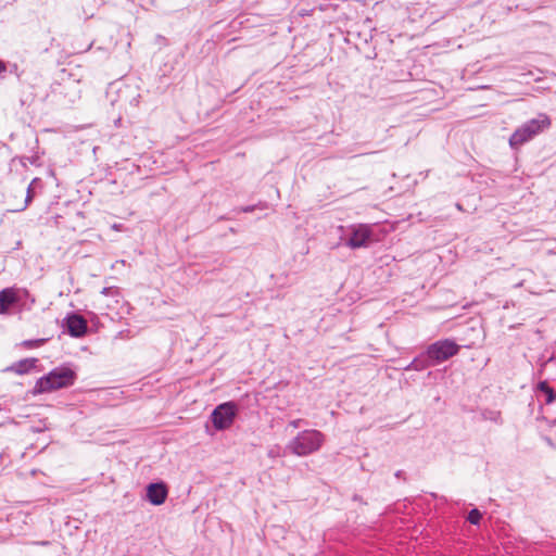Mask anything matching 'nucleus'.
<instances>
[{"label":"nucleus","mask_w":556,"mask_h":556,"mask_svg":"<svg viewBox=\"0 0 556 556\" xmlns=\"http://www.w3.org/2000/svg\"><path fill=\"white\" fill-rule=\"evenodd\" d=\"M238 406L233 402H226L216 406L211 414L213 426L216 430H225L233 424Z\"/></svg>","instance_id":"nucleus-5"},{"label":"nucleus","mask_w":556,"mask_h":556,"mask_svg":"<svg viewBox=\"0 0 556 556\" xmlns=\"http://www.w3.org/2000/svg\"><path fill=\"white\" fill-rule=\"evenodd\" d=\"M267 454H268V457H270V458L279 457L281 455L280 446L276 445V446L269 448Z\"/></svg>","instance_id":"nucleus-15"},{"label":"nucleus","mask_w":556,"mask_h":556,"mask_svg":"<svg viewBox=\"0 0 556 556\" xmlns=\"http://www.w3.org/2000/svg\"><path fill=\"white\" fill-rule=\"evenodd\" d=\"M43 342H45V339L27 340V341H24L22 343V345L26 349H34V348L40 346L41 344H43Z\"/></svg>","instance_id":"nucleus-14"},{"label":"nucleus","mask_w":556,"mask_h":556,"mask_svg":"<svg viewBox=\"0 0 556 556\" xmlns=\"http://www.w3.org/2000/svg\"><path fill=\"white\" fill-rule=\"evenodd\" d=\"M18 295L15 289L7 288L0 291V314L8 313L11 305L16 303Z\"/></svg>","instance_id":"nucleus-10"},{"label":"nucleus","mask_w":556,"mask_h":556,"mask_svg":"<svg viewBox=\"0 0 556 556\" xmlns=\"http://www.w3.org/2000/svg\"><path fill=\"white\" fill-rule=\"evenodd\" d=\"M459 351V345L451 340L444 339L435 341L430 344L426 350V356L431 362V366L447 361L456 355Z\"/></svg>","instance_id":"nucleus-4"},{"label":"nucleus","mask_w":556,"mask_h":556,"mask_svg":"<svg viewBox=\"0 0 556 556\" xmlns=\"http://www.w3.org/2000/svg\"><path fill=\"white\" fill-rule=\"evenodd\" d=\"M431 366V362L426 356V353L416 356L408 365H406L403 369L406 371L416 370L420 371Z\"/></svg>","instance_id":"nucleus-11"},{"label":"nucleus","mask_w":556,"mask_h":556,"mask_svg":"<svg viewBox=\"0 0 556 556\" xmlns=\"http://www.w3.org/2000/svg\"><path fill=\"white\" fill-rule=\"evenodd\" d=\"M351 236L345 245L351 249L366 248L372 242V226L367 224H357L350 227Z\"/></svg>","instance_id":"nucleus-6"},{"label":"nucleus","mask_w":556,"mask_h":556,"mask_svg":"<svg viewBox=\"0 0 556 556\" xmlns=\"http://www.w3.org/2000/svg\"><path fill=\"white\" fill-rule=\"evenodd\" d=\"M75 380L76 372L73 369L64 366L56 367L36 381L31 393L34 395L50 393L73 386Z\"/></svg>","instance_id":"nucleus-2"},{"label":"nucleus","mask_w":556,"mask_h":556,"mask_svg":"<svg viewBox=\"0 0 556 556\" xmlns=\"http://www.w3.org/2000/svg\"><path fill=\"white\" fill-rule=\"evenodd\" d=\"M538 390L546 396V404H552L555 401L556 396L554 390L548 386L546 381L539 382Z\"/></svg>","instance_id":"nucleus-12"},{"label":"nucleus","mask_w":556,"mask_h":556,"mask_svg":"<svg viewBox=\"0 0 556 556\" xmlns=\"http://www.w3.org/2000/svg\"><path fill=\"white\" fill-rule=\"evenodd\" d=\"M168 496V488L164 482L150 483L147 486L146 497L154 506L162 505Z\"/></svg>","instance_id":"nucleus-7"},{"label":"nucleus","mask_w":556,"mask_h":556,"mask_svg":"<svg viewBox=\"0 0 556 556\" xmlns=\"http://www.w3.org/2000/svg\"><path fill=\"white\" fill-rule=\"evenodd\" d=\"M551 125L552 121L549 116L545 113H540L535 118L523 123L513 132L509 138V146L513 149H518L532 140L535 136L548 129Z\"/></svg>","instance_id":"nucleus-3"},{"label":"nucleus","mask_w":556,"mask_h":556,"mask_svg":"<svg viewBox=\"0 0 556 556\" xmlns=\"http://www.w3.org/2000/svg\"><path fill=\"white\" fill-rule=\"evenodd\" d=\"M5 70H7V66H5L4 62L0 61V74L5 72Z\"/></svg>","instance_id":"nucleus-18"},{"label":"nucleus","mask_w":556,"mask_h":556,"mask_svg":"<svg viewBox=\"0 0 556 556\" xmlns=\"http://www.w3.org/2000/svg\"><path fill=\"white\" fill-rule=\"evenodd\" d=\"M37 363L38 358L36 357L24 358L8 366L3 371L13 372L18 376L27 375L36 367Z\"/></svg>","instance_id":"nucleus-9"},{"label":"nucleus","mask_w":556,"mask_h":556,"mask_svg":"<svg viewBox=\"0 0 556 556\" xmlns=\"http://www.w3.org/2000/svg\"><path fill=\"white\" fill-rule=\"evenodd\" d=\"M301 422H302V419H294V420H291V421L289 422V426H290V427H292V428H294V429H296V428H299V427H300Z\"/></svg>","instance_id":"nucleus-17"},{"label":"nucleus","mask_w":556,"mask_h":556,"mask_svg":"<svg viewBox=\"0 0 556 556\" xmlns=\"http://www.w3.org/2000/svg\"><path fill=\"white\" fill-rule=\"evenodd\" d=\"M30 192H31V190H30V189H28V190H27V197H26V199H25L24 204H23L20 208H16L15 211H23V210H25V208H26V206L29 204V202H30V201H31V199H33V195H31V193H30Z\"/></svg>","instance_id":"nucleus-16"},{"label":"nucleus","mask_w":556,"mask_h":556,"mask_svg":"<svg viewBox=\"0 0 556 556\" xmlns=\"http://www.w3.org/2000/svg\"><path fill=\"white\" fill-rule=\"evenodd\" d=\"M481 518L482 514L477 508H473L469 511L467 520L472 525H479Z\"/></svg>","instance_id":"nucleus-13"},{"label":"nucleus","mask_w":556,"mask_h":556,"mask_svg":"<svg viewBox=\"0 0 556 556\" xmlns=\"http://www.w3.org/2000/svg\"><path fill=\"white\" fill-rule=\"evenodd\" d=\"M66 327L72 337H83L87 332L86 319L77 314H72L66 318Z\"/></svg>","instance_id":"nucleus-8"},{"label":"nucleus","mask_w":556,"mask_h":556,"mask_svg":"<svg viewBox=\"0 0 556 556\" xmlns=\"http://www.w3.org/2000/svg\"><path fill=\"white\" fill-rule=\"evenodd\" d=\"M326 441L325 434L316 429L300 431L286 445V450L295 456L305 457L318 452Z\"/></svg>","instance_id":"nucleus-1"},{"label":"nucleus","mask_w":556,"mask_h":556,"mask_svg":"<svg viewBox=\"0 0 556 556\" xmlns=\"http://www.w3.org/2000/svg\"><path fill=\"white\" fill-rule=\"evenodd\" d=\"M253 210V207L249 206V207H245L243 211L244 212H251Z\"/></svg>","instance_id":"nucleus-19"}]
</instances>
